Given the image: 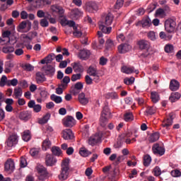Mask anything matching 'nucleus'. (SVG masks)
<instances>
[{"instance_id": "45", "label": "nucleus", "mask_w": 181, "mask_h": 181, "mask_svg": "<svg viewBox=\"0 0 181 181\" xmlns=\"http://www.w3.org/2000/svg\"><path fill=\"white\" fill-rule=\"evenodd\" d=\"M87 73H88V74H89V76H95V74H97V69L94 66H90L88 69Z\"/></svg>"}, {"instance_id": "7", "label": "nucleus", "mask_w": 181, "mask_h": 181, "mask_svg": "<svg viewBox=\"0 0 181 181\" xmlns=\"http://www.w3.org/2000/svg\"><path fill=\"white\" fill-rule=\"evenodd\" d=\"M62 138L66 141L71 140L74 139V134L70 129H66L62 132Z\"/></svg>"}, {"instance_id": "43", "label": "nucleus", "mask_w": 181, "mask_h": 181, "mask_svg": "<svg viewBox=\"0 0 181 181\" xmlns=\"http://www.w3.org/2000/svg\"><path fill=\"white\" fill-rule=\"evenodd\" d=\"M39 152H40V148H33L30 150V155H31L33 158H36V156L39 155Z\"/></svg>"}, {"instance_id": "33", "label": "nucleus", "mask_w": 181, "mask_h": 181, "mask_svg": "<svg viewBox=\"0 0 181 181\" xmlns=\"http://www.w3.org/2000/svg\"><path fill=\"white\" fill-rule=\"evenodd\" d=\"M50 146H52V142L50 141V140H49V139H46L45 140L43 141L42 142L43 151H47V149H49Z\"/></svg>"}, {"instance_id": "20", "label": "nucleus", "mask_w": 181, "mask_h": 181, "mask_svg": "<svg viewBox=\"0 0 181 181\" xmlns=\"http://www.w3.org/2000/svg\"><path fill=\"white\" fill-rule=\"evenodd\" d=\"M122 71L126 74H132V73H136V74H138V73H139V71L135 70L134 66H122Z\"/></svg>"}, {"instance_id": "24", "label": "nucleus", "mask_w": 181, "mask_h": 181, "mask_svg": "<svg viewBox=\"0 0 181 181\" xmlns=\"http://www.w3.org/2000/svg\"><path fill=\"white\" fill-rule=\"evenodd\" d=\"M100 115L110 118V115H111V112L110 111V107H108V104L106 103Z\"/></svg>"}, {"instance_id": "39", "label": "nucleus", "mask_w": 181, "mask_h": 181, "mask_svg": "<svg viewBox=\"0 0 181 181\" xmlns=\"http://www.w3.org/2000/svg\"><path fill=\"white\" fill-rule=\"evenodd\" d=\"M151 162H152V158H151V156L149 155H146L144 157V165L146 167L149 166L151 165Z\"/></svg>"}, {"instance_id": "47", "label": "nucleus", "mask_w": 181, "mask_h": 181, "mask_svg": "<svg viewBox=\"0 0 181 181\" xmlns=\"http://www.w3.org/2000/svg\"><path fill=\"white\" fill-rule=\"evenodd\" d=\"M37 36V33L36 31L30 32L25 35V39H28V40H32L34 37Z\"/></svg>"}, {"instance_id": "14", "label": "nucleus", "mask_w": 181, "mask_h": 181, "mask_svg": "<svg viewBox=\"0 0 181 181\" xmlns=\"http://www.w3.org/2000/svg\"><path fill=\"white\" fill-rule=\"evenodd\" d=\"M98 142H101V137L98 134L90 136L88 139V144L91 145V146H94V145H96Z\"/></svg>"}, {"instance_id": "36", "label": "nucleus", "mask_w": 181, "mask_h": 181, "mask_svg": "<svg viewBox=\"0 0 181 181\" xmlns=\"http://www.w3.org/2000/svg\"><path fill=\"white\" fill-rule=\"evenodd\" d=\"M50 98L52 101L56 103V104H60V103H63V99L61 96H57L54 94L51 95Z\"/></svg>"}, {"instance_id": "61", "label": "nucleus", "mask_w": 181, "mask_h": 181, "mask_svg": "<svg viewBox=\"0 0 181 181\" xmlns=\"http://www.w3.org/2000/svg\"><path fill=\"white\" fill-rule=\"evenodd\" d=\"M165 52L166 53H172L173 52V45H167L165 46Z\"/></svg>"}, {"instance_id": "17", "label": "nucleus", "mask_w": 181, "mask_h": 181, "mask_svg": "<svg viewBox=\"0 0 181 181\" xmlns=\"http://www.w3.org/2000/svg\"><path fill=\"white\" fill-rule=\"evenodd\" d=\"M71 66L75 73H83L84 71V67H83L80 62H74L71 64Z\"/></svg>"}, {"instance_id": "53", "label": "nucleus", "mask_w": 181, "mask_h": 181, "mask_svg": "<svg viewBox=\"0 0 181 181\" xmlns=\"http://www.w3.org/2000/svg\"><path fill=\"white\" fill-rule=\"evenodd\" d=\"M56 55L53 53L49 54L47 57H46V60H47V64L49 63H52L53 60L55 59Z\"/></svg>"}, {"instance_id": "62", "label": "nucleus", "mask_w": 181, "mask_h": 181, "mask_svg": "<svg viewBox=\"0 0 181 181\" xmlns=\"http://www.w3.org/2000/svg\"><path fill=\"white\" fill-rule=\"evenodd\" d=\"M81 78V74H73L71 80V81H77V80H80Z\"/></svg>"}, {"instance_id": "59", "label": "nucleus", "mask_w": 181, "mask_h": 181, "mask_svg": "<svg viewBox=\"0 0 181 181\" xmlns=\"http://www.w3.org/2000/svg\"><path fill=\"white\" fill-rule=\"evenodd\" d=\"M135 81V78L132 77L130 78H124V83L127 84V86H129L131 84H134V81Z\"/></svg>"}, {"instance_id": "19", "label": "nucleus", "mask_w": 181, "mask_h": 181, "mask_svg": "<svg viewBox=\"0 0 181 181\" xmlns=\"http://www.w3.org/2000/svg\"><path fill=\"white\" fill-rule=\"evenodd\" d=\"M35 80L37 84H42V83H45L46 81V76L43 73L38 71L35 74Z\"/></svg>"}, {"instance_id": "28", "label": "nucleus", "mask_w": 181, "mask_h": 181, "mask_svg": "<svg viewBox=\"0 0 181 181\" xmlns=\"http://www.w3.org/2000/svg\"><path fill=\"white\" fill-rule=\"evenodd\" d=\"M124 119L126 122H131V121H134V115L131 112H127L124 115Z\"/></svg>"}, {"instance_id": "51", "label": "nucleus", "mask_w": 181, "mask_h": 181, "mask_svg": "<svg viewBox=\"0 0 181 181\" xmlns=\"http://www.w3.org/2000/svg\"><path fill=\"white\" fill-rule=\"evenodd\" d=\"M50 119V114L47 113L42 119L40 120V124H47V121Z\"/></svg>"}, {"instance_id": "25", "label": "nucleus", "mask_w": 181, "mask_h": 181, "mask_svg": "<svg viewBox=\"0 0 181 181\" xmlns=\"http://www.w3.org/2000/svg\"><path fill=\"white\" fill-rule=\"evenodd\" d=\"M151 99L152 103H153L154 104H156V103H158L160 100L159 93H158V92L156 91H152L151 93Z\"/></svg>"}, {"instance_id": "52", "label": "nucleus", "mask_w": 181, "mask_h": 181, "mask_svg": "<svg viewBox=\"0 0 181 181\" xmlns=\"http://www.w3.org/2000/svg\"><path fill=\"white\" fill-rule=\"evenodd\" d=\"M170 174H171V176H173V177H180L181 176L180 170L177 169L172 170Z\"/></svg>"}, {"instance_id": "27", "label": "nucleus", "mask_w": 181, "mask_h": 181, "mask_svg": "<svg viewBox=\"0 0 181 181\" xmlns=\"http://www.w3.org/2000/svg\"><path fill=\"white\" fill-rule=\"evenodd\" d=\"M81 15V12L78 8H74L71 11V16L72 19H77L78 18H80Z\"/></svg>"}, {"instance_id": "63", "label": "nucleus", "mask_w": 181, "mask_h": 181, "mask_svg": "<svg viewBox=\"0 0 181 181\" xmlns=\"http://www.w3.org/2000/svg\"><path fill=\"white\" fill-rule=\"evenodd\" d=\"M85 81L88 86H91L93 84V78L89 75L85 76Z\"/></svg>"}, {"instance_id": "30", "label": "nucleus", "mask_w": 181, "mask_h": 181, "mask_svg": "<svg viewBox=\"0 0 181 181\" xmlns=\"http://www.w3.org/2000/svg\"><path fill=\"white\" fill-rule=\"evenodd\" d=\"M19 118L22 121H28L30 118V115L28 112H21L19 115Z\"/></svg>"}, {"instance_id": "4", "label": "nucleus", "mask_w": 181, "mask_h": 181, "mask_svg": "<svg viewBox=\"0 0 181 181\" xmlns=\"http://www.w3.org/2000/svg\"><path fill=\"white\" fill-rule=\"evenodd\" d=\"M37 170L39 173L38 179L39 180H45L49 177V173L47 172V169L45 168L43 165H39L37 167Z\"/></svg>"}, {"instance_id": "46", "label": "nucleus", "mask_w": 181, "mask_h": 181, "mask_svg": "<svg viewBox=\"0 0 181 181\" xmlns=\"http://www.w3.org/2000/svg\"><path fill=\"white\" fill-rule=\"evenodd\" d=\"M23 90L22 88H16L14 89V95L16 98H19V97H22Z\"/></svg>"}, {"instance_id": "9", "label": "nucleus", "mask_w": 181, "mask_h": 181, "mask_svg": "<svg viewBox=\"0 0 181 181\" xmlns=\"http://www.w3.org/2000/svg\"><path fill=\"white\" fill-rule=\"evenodd\" d=\"M28 107L29 108H33L34 112H40V111H42V105L39 104L36 105V102L33 100L28 102Z\"/></svg>"}, {"instance_id": "54", "label": "nucleus", "mask_w": 181, "mask_h": 181, "mask_svg": "<svg viewBox=\"0 0 181 181\" xmlns=\"http://www.w3.org/2000/svg\"><path fill=\"white\" fill-rule=\"evenodd\" d=\"M6 81H8V77L4 75L0 80V87H5L6 86Z\"/></svg>"}, {"instance_id": "15", "label": "nucleus", "mask_w": 181, "mask_h": 181, "mask_svg": "<svg viewBox=\"0 0 181 181\" xmlns=\"http://www.w3.org/2000/svg\"><path fill=\"white\" fill-rule=\"evenodd\" d=\"M129 49H131V46H129L128 44H121L117 47L118 52L120 54H124L127 52H129Z\"/></svg>"}, {"instance_id": "57", "label": "nucleus", "mask_w": 181, "mask_h": 181, "mask_svg": "<svg viewBox=\"0 0 181 181\" xmlns=\"http://www.w3.org/2000/svg\"><path fill=\"white\" fill-rule=\"evenodd\" d=\"M107 98H112V100H118V94L115 92H112L107 93Z\"/></svg>"}, {"instance_id": "29", "label": "nucleus", "mask_w": 181, "mask_h": 181, "mask_svg": "<svg viewBox=\"0 0 181 181\" xmlns=\"http://www.w3.org/2000/svg\"><path fill=\"white\" fill-rule=\"evenodd\" d=\"M11 33L9 30H6L2 33V35H1L3 37L2 39H5V38L7 39V40L5 42V45H8V43L11 42V38L9 37V36H11Z\"/></svg>"}, {"instance_id": "31", "label": "nucleus", "mask_w": 181, "mask_h": 181, "mask_svg": "<svg viewBox=\"0 0 181 181\" xmlns=\"http://www.w3.org/2000/svg\"><path fill=\"white\" fill-rule=\"evenodd\" d=\"M104 43H105V40H104L103 38H98V42H94L93 46H95V47L97 49H101L104 47Z\"/></svg>"}, {"instance_id": "38", "label": "nucleus", "mask_w": 181, "mask_h": 181, "mask_svg": "<svg viewBox=\"0 0 181 181\" xmlns=\"http://www.w3.org/2000/svg\"><path fill=\"white\" fill-rule=\"evenodd\" d=\"M2 52L6 54H8V53H13V52H15V48L11 46H4L2 48Z\"/></svg>"}, {"instance_id": "22", "label": "nucleus", "mask_w": 181, "mask_h": 181, "mask_svg": "<svg viewBox=\"0 0 181 181\" xmlns=\"http://www.w3.org/2000/svg\"><path fill=\"white\" fill-rule=\"evenodd\" d=\"M51 10L52 12H56L59 15H63L64 13V9L63 7L58 5H53L51 6Z\"/></svg>"}, {"instance_id": "49", "label": "nucleus", "mask_w": 181, "mask_h": 181, "mask_svg": "<svg viewBox=\"0 0 181 181\" xmlns=\"http://www.w3.org/2000/svg\"><path fill=\"white\" fill-rule=\"evenodd\" d=\"M44 5H47V0H37L36 1V8H43Z\"/></svg>"}, {"instance_id": "34", "label": "nucleus", "mask_w": 181, "mask_h": 181, "mask_svg": "<svg viewBox=\"0 0 181 181\" xmlns=\"http://www.w3.org/2000/svg\"><path fill=\"white\" fill-rule=\"evenodd\" d=\"M142 28H149L152 25V22L151 21V18H147L141 21Z\"/></svg>"}, {"instance_id": "44", "label": "nucleus", "mask_w": 181, "mask_h": 181, "mask_svg": "<svg viewBox=\"0 0 181 181\" xmlns=\"http://www.w3.org/2000/svg\"><path fill=\"white\" fill-rule=\"evenodd\" d=\"M115 46V45L114 44V41L110 39L107 40L105 42L106 50H110V49H112Z\"/></svg>"}, {"instance_id": "10", "label": "nucleus", "mask_w": 181, "mask_h": 181, "mask_svg": "<svg viewBox=\"0 0 181 181\" xmlns=\"http://www.w3.org/2000/svg\"><path fill=\"white\" fill-rule=\"evenodd\" d=\"M137 45L140 50H148L151 46V44L146 40H140L137 42Z\"/></svg>"}, {"instance_id": "2", "label": "nucleus", "mask_w": 181, "mask_h": 181, "mask_svg": "<svg viewBox=\"0 0 181 181\" xmlns=\"http://www.w3.org/2000/svg\"><path fill=\"white\" fill-rule=\"evenodd\" d=\"M69 161V159L63 160L61 163V170L58 175V177L61 181L67 180V179H69V175H70V165Z\"/></svg>"}, {"instance_id": "64", "label": "nucleus", "mask_w": 181, "mask_h": 181, "mask_svg": "<svg viewBox=\"0 0 181 181\" xmlns=\"http://www.w3.org/2000/svg\"><path fill=\"white\" fill-rule=\"evenodd\" d=\"M154 176H160L162 172L160 171V168L159 167H156L153 170Z\"/></svg>"}, {"instance_id": "32", "label": "nucleus", "mask_w": 181, "mask_h": 181, "mask_svg": "<svg viewBox=\"0 0 181 181\" xmlns=\"http://www.w3.org/2000/svg\"><path fill=\"white\" fill-rule=\"evenodd\" d=\"M107 124H108V117L100 115V127H103V128H105V127H107Z\"/></svg>"}, {"instance_id": "13", "label": "nucleus", "mask_w": 181, "mask_h": 181, "mask_svg": "<svg viewBox=\"0 0 181 181\" xmlns=\"http://www.w3.org/2000/svg\"><path fill=\"white\" fill-rule=\"evenodd\" d=\"M169 88L171 91H177L180 88V83L175 79H172L170 81Z\"/></svg>"}, {"instance_id": "8", "label": "nucleus", "mask_w": 181, "mask_h": 181, "mask_svg": "<svg viewBox=\"0 0 181 181\" xmlns=\"http://www.w3.org/2000/svg\"><path fill=\"white\" fill-rule=\"evenodd\" d=\"M86 11L90 13H94L97 12V11H98V6H97V4L95 2L90 1L86 6Z\"/></svg>"}, {"instance_id": "11", "label": "nucleus", "mask_w": 181, "mask_h": 181, "mask_svg": "<svg viewBox=\"0 0 181 181\" xmlns=\"http://www.w3.org/2000/svg\"><path fill=\"white\" fill-rule=\"evenodd\" d=\"M57 160L52 154H47L45 158V164L47 166H54Z\"/></svg>"}, {"instance_id": "21", "label": "nucleus", "mask_w": 181, "mask_h": 181, "mask_svg": "<svg viewBox=\"0 0 181 181\" xmlns=\"http://www.w3.org/2000/svg\"><path fill=\"white\" fill-rule=\"evenodd\" d=\"M181 94L179 92H173L171 93L169 100L170 103H176L180 100Z\"/></svg>"}, {"instance_id": "42", "label": "nucleus", "mask_w": 181, "mask_h": 181, "mask_svg": "<svg viewBox=\"0 0 181 181\" xmlns=\"http://www.w3.org/2000/svg\"><path fill=\"white\" fill-rule=\"evenodd\" d=\"M146 112L148 115H153L156 112V107L153 106H148L146 107Z\"/></svg>"}, {"instance_id": "55", "label": "nucleus", "mask_w": 181, "mask_h": 181, "mask_svg": "<svg viewBox=\"0 0 181 181\" xmlns=\"http://www.w3.org/2000/svg\"><path fill=\"white\" fill-rule=\"evenodd\" d=\"M124 6V0H117L115 4V9H119Z\"/></svg>"}, {"instance_id": "48", "label": "nucleus", "mask_w": 181, "mask_h": 181, "mask_svg": "<svg viewBox=\"0 0 181 181\" xmlns=\"http://www.w3.org/2000/svg\"><path fill=\"white\" fill-rule=\"evenodd\" d=\"M79 154L81 156H83V158H87L88 155H91V153L86 148H82L79 151Z\"/></svg>"}, {"instance_id": "23", "label": "nucleus", "mask_w": 181, "mask_h": 181, "mask_svg": "<svg viewBox=\"0 0 181 181\" xmlns=\"http://www.w3.org/2000/svg\"><path fill=\"white\" fill-rule=\"evenodd\" d=\"M78 101L82 105H87L88 104V98H86L84 93H81L78 95Z\"/></svg>"}, {"instance_id": "37", "label": "nucleus", "mask_w": 181, "mask_h": 181, "mask_svg": "<svg viewBox=\"0 0 181 181\" xmlns=\"http://www.w3.org/2000/svg\"><path fill=\"white\" fill-rule=\"evenodd\" d=\"M51 151L55 156H60L62 154V149L59 146H53Z\"/></svg>"}, {"instance_id": "56", "label": "nucleus", "mask_w": 181, "mask_h": 181, "mask_svg": "<svg viewBox=\"0 0 181 181\" xmlns=\"http://www.w3.org/2000/svg\"><path fill=\"white\" fill-rule=\"evenodd\" d=\"M147 36L150 40L155 41L156 39V34L153 31H150L148 34Z\"/></svg>"}, {"instance_id": "16", "label": "nucleus", "mask_w": 181, "mask_h": 181, "mask_svg": "<svg viewBox=\"0 0 181 181\" xmlns=\"http://www.w3.org/2000/svg\"><path fill=\"white\" fill-rule=\"evenodd\" d=\"M5 170H11V172H13L15 170V163L12 159H8L4 165Z\"/></svg>"}, {"instance_id": "26", "label": "nucleus", "mask_w": 181, "mask_h": 181, "mask_svg": "<svg viewBox=\"0 0 181 181\" xmlns=\"http://www.w3.org/2000/svg\"><path fill=\"white\" fill-rule=\"evenodd\" d=\"M32 135L30 134V131L25 130L23 132L22 139L25 141V142H29V140L31 139Z\"/></svg>"}, {"instance_id": "35", "label": "nucleus", "mask_w": 181, "mask_h": 181, "mask_svg": "<svg viewBox=\"0 0 181 181\" xmlns=\"http://www.w3.org/2000/svg\"><path fill=\"white\" fill-rule=\"evenodd\" d=\"M160 138L159 132L152 134L148 139L149 142H156Z\"/></svg>"}, {"instance_id": "41", "label": "nucleus", "mask_w": 181, "mask_h": 181, "mask_svg": "<svg viewBox=\"0 0 181 181\" xmlns=\"http://www.w3.org/2000/svg\"><path fill=\"white\" fill-rule=\"evenodd\" d=\"M172 124H173V121H172V119H165L163 120L162 127L164 128H169V127H171Z\"/></svg>"}, {"instance_id": "58", "label": "nucleus", "mask_w": 181, "mask_h": 181, "mask_svg": "<svg viewBox=\"0 0 181 181\" xmlns=\"http://www.w3.org/2000/svg\"><path fill=\"white\" fill-rule=\"evenodd\" d=\"M40 24L42 28H47L49 26V21L46 18H42L40 20Z\"/></svg>"}, {"instance_id": "12", "label": "nucleus", "mask_w": 181, "mask_h": 181, "mask_svg": "<svg viewBox=\"0 0 181 181\" xmlns=\"http://www.w3.org/2000/svg\"><path fill=\"white\" fill-rule=\"evenodd\" d=\"M90 54H91L90 50L83 49L79 51L78 57L81 60H87L90 57Z\"/></svg>"}, {"instance_id": "5", "label": "nucleus", "mask_w": 181, "mask_h": 181, "mask_svg": "<svg viewBox=\"0 0 181 181\" xmlns=\"http://www.w3.org/2000/svg\"><path fill=\"white\" fill-rule=\"evenodd\" d=\"M62 124L66 128H73L76 125V119L72 116H66L62 119Z\"/></svg>"}, {"instance_id": "40", "label": "nucleus", "mask_w": 181, "mask_h": 181, "mask_svg": "<svg viewBox=\"0 0 181 181\" xmlns=\"http://www.w3.org/2000/svg\"><path fill=\"white\" fill-rule=\"evenodd\" d=\"M70 83V77L69 76H64L62 81L61 87L62 88H66L67 87V84Z\"/></svg>"}, {"instance_id": "1", "label": "nucleus", "mask_w": 181, "mask_h": 181, "mask_svg": "<svg viewBox=\"0 0 181 181\" xmlns=\"http://www.w3.org/2000/svg\"><path fill=\"white\" fill-rule=\"evenodd\" d=\"M114 20V17L112 14L108 13L105 18H102V20L99 22V29L103 32V33L110 34L111 33V30H112V28L107 27L112 23V21Z\"/></svg>"}, {"instance_id": "60", "label": "nucleus", "mask_w": 181, "mask_h": 181, "mask_svg": "<svg viewBox=\"0 0 181 181\" xmlns=\"http://www.w3.org/2000/svg\"><path fill=\"white\" fill-rule=\"evenodd\" d=\"M10 139V141L14 144V145H16L18 144V136L16 134H12L8 137Z\"/></svg>"}, {"instance_id": "50", "label": "nucleus", "mask_w": 181, "mask_h": 181, "mask_svg": "<svg viewBox=\"0 0 181 181\" xmlns=\"http://www.w3.org/2000/svg\"><path fill=\"white\" fill-rule=\"evenodd\" d=\"M62 25H65V26L68 25L69 28H73L76 25V22L73 21L64 20L62 21Z\"/></svg>"}, {"instance_id": "6", "label": "nucleus", "mask_w": 181, "mask_h": 181, "mask_svg": "<svg viewBox=\"0 0 181 181\" xmlns=\"http://www.w3.org/2000/svg\"><path fill=\"white\" fill-rule=\"evenodd\" d=\"M152 151L154 155H159L160 156H163V155H165V148L159 146L158 144H153L152 147Z\"/></svg>"}, {"instance_id": "18", "label": "nucleus", "mask_w": 181, "mask_h": 181, "mask_svg": "<svg viewBox=\"0 0 181 181\" xmlns=\"http://www.w3.org/2000/svg\"><path fill=\"white\" fill-rule=\"evenodd\" d=\"M44 70L46 76H49V77L54 76V73L56 71L54 67H53L52 65H47L44 66Z\"/></svg>"}, {"instance_id": "3", "label": "nucleus", "mask_w": 181, "mask_h": 181, "mask_svg": "<svg viewBox=\"0 0 181 181\" xmlns=\"http://www.w3.org/2000/svg\"><path fill=\"white\" fill-rule=\"evenodd\" d=\"M164 26L168 33H172L176 29V21L172 18H168L165 21Z\"/></svg>"}]
</instances>
